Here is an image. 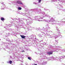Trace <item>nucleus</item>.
<instances>
[{
	"mask_svg": "<svg viewBox=\"0 0 65 65\" xmlns=\"http://www.w3.org/2000/svg\"><path fill=\"white\" fill-rule=\"evenodd\" d=\"M28 18V19L26 20L27 24L28 25H29V24H32L33 23V22L32 21H31L32 20V19L31 17H29Z\"/></svg>",
	"mask_w": 65,
	"mask_h": 65,
	"instance_id": "5",
	"label": "nucleus"
},
{
	"mask_svg": "<svg viewBox=\"0 0 65 65\" xmlns=\"http://www.w3.org/2000/svg\"><path fill=\"white\" fill-rule=\"evenodd\" d=\"M6 40L8 42H10V40H7L6 39Z\"/></svg>",
	"mask_w": 65,
	"mask_h": 65,
	"instance_id": "31",
	"label": "nucleus"
},
{
	"mask_svg": "<svg viewBox=\"0 0 65 65\" xmlns=\"http://www.w3.org/2000/svg\"><path fill=\"white\" fill-rule=\"evenodd\" d=\"M10 58H11V56H10Z\"/></svg>",
	"mask_w": 65,
	"mask_h": 65,
	"instance_id": "57",
	"label": "nucleus"
},
{
	"mask_svg": "<svg viewBox=\"0 0 65 65\" xmlns=\"http://www.w3.org/2000/svg\"><path fill=\"white\" fill-rule=\"evenodd\" d=\"M56 28L57 30V31H58L59 32V29H58V27H56Z\"/></svg>",
	"mask_w": 65,
	"mask_h": 65,
	"instance_id": "28",
	"label": "nucleus"
},
{
	"mask_svg": "<svg viewBox=\"0 0 65 65\" xmlns=\"http://www.w3.org/2000/svg\"><path fill=\"white\" fill-rule=\"evenodd\" d=\"M48 32H53V31H48Z\"/></svg>",
	"mask_w": 65,
	"mask_h": 65,
	"instance_id": "44",
	"label": "nucleus"
},
{
	"mask_svg": "<svg viewBox=\"0 0 65 65\" xmlns=\"http://www.w3.org/2000/svg\"><path fill=\"white\" fill-rule=\"evenodd\" d=\"M50 48H52V47H53L52 46V45H50Z\"/></svg>",
	"mask_w": 65,
	"mask_h": 65,
	"instance_id": "38",
	"label": "nucleus"
},
{
	"mask_svg": "<svg viewBox=\"0 0 65 65\" xmlns=\"http://www.w3.org/2000/svg\"><path fill=\"white\" fill-rule=\"evenodd\" d=\"M59 33H60V32H59Z\"/></svg>",
	"mask_w": 65,
	"mask_h": 65,
	"instance_id": "63",
	"label": "nucleus"
},
{
	"mask_svg": "<svg viewBox=\"0 0 65 65\" xmlns=\"http://www.w3.org/2000/svg\"><path fill=\"white\" fill-rule=\"evenodd\" d=\"M58 14H59V13H58Z\"/></svg>",
	"mask_w": 65,
	"mask_h": 65,
	"instance_id": "60",
	"label": "nucleus"
},
{
	"mask_svg": "<svg viewBox=\"0 0 65 65\" xmlns=\"http://www.w3.org/2000/svg\"><path fill=\"white\" fill-rule=\"evenodd\" d=\"M34 65H37V64H34Z\"/></svg>",
	"mask_w": 65,
	"mask_h": 65,
	"instance_id": "50",
	"label": "nucleus"
},
{
	"mask_svg": "<svg viewBox=\"0 0 65 65\" xmlns=\"http://www.w3.org/2000/svg\"><path fill=\"white\" fill-rule=\"evenodd\" d=\"M52 51L48 52L47 53V54L48 55H52L53 54V52H56L58 53L59 51V50H58L56 49L55 48H54L51 50Z\"/></svg>",
	"mask_w": 65,
	"mask_h": 65,
	"instance_id": "3",
	"label": "nucleus"
},
{
	"mask_svg": "<svg viewBox=\"0 0 65 65\" xmlns=\"http://www.w3.org/2000/svg\"><path fill=\"white\" fill-rule=\"evenodd\" d=\"M49 59H49V60H52V59H54V57H51L49 58Z\"/></svg>",
	"mask_w": 65,
	"mask_h": 65,
	"instance_id": "24",
	"label": "nucleus"
},
{
	"mask_svg": "<svg viewBox=\"0 0 65 65\" xmlns=\"http://www.w3.org/2000/svg\"><path fill=\"white\" fill-rule=\"evenodd\" d=\"M7 63H10L9 61H8L7 62Z\"/></svg>",
	"mask_w": 65,
	"mask_h": 65,
	"instance_id": "42",
	"label": "nucleus"
},
{
	"mask_svg": "<svg viewBox=\"0 0 65 65\" xmlns=\"http://www.w3.org/2000/svg\"><path fill=\"white\" fill-rule=\"evenodd\" d=\"M62 52H65V50H62L61 51V52H59V54H62Z\"/></svg>",
	"mask_w": 65,
	"mask_h": 65,
	"instance_id": "22",
	"label": "nucleus"
},
{
	"mask_svg": "<svg viewBox=\"0 0 65 65\" xmlns=\"http://www.w3.org/2000/svg\"><path fill=\"white\" fill-rule=\"evenodd\" d=\"M43 40H38L37 41V43L36 44V46H41V48H42L43 47V44L42 43H42L43 42Z\"/></svg>",
	"mask_w": 65,
	"mask_h": 65,
	"instance_id": "2",
	"label": "nucleus"
},
{
	"mask_svg": "<svg viewBox=\"0 0 65 65\" xmlns=\"http://www.w3.org/2000/svg\"><path fill=\"white\" fill-rule=\"evenodd\" d=\"M63 11H64V12H65V9H63Z\"/></svg>",
	"mask_w": 65,
	"mask_h": 65,
	"instance_id": "45",
	"label": "nucleus"
},
{
	"mask_svg": "<svg viewBox=\"0 0 65 65\" xmlns=\"http://www.w3.org/2000/svg\"><path fill=\"white\" fill-rule=\"evenodd\" d=\"M41 17V16H36L35 17V19L36 20V19H43V17H44V16H42L43 17Z\"/></svg>",
	"mask_w": 65,
	"mask_h": 65,
	"instance_id": "12",
	"label": "nucleus"
},
{
	"mask_svg": "<svg viewBox=\"0 0 65 65\" xmlns=\"http://www.w3.org/2000/svg\"><path fill=\"white\" fill-rule=\"evenodd\" d=\"M58 47H59V48H61V47L60 46H56V48H58Z\"/></svg>",
	"mask_w": 65,
	"mask_h": 65,
	"instance_id": "35",
	"label": "nucleus"
},
{
	"mask_svg": "<svg viewBox=\"0 0 65 65\" xmlns=\"http://www.w3.org/2000/svg\"><path fill=\"white\" fill-rule=\"evenodd\" d=\"M24 34H26V33H24Z\"/></svg>",
	"mask_w": 65,
	"mask_h": 65,
	"instance_id": "52",
	"label": "nucleus"
},
{
	"mask_svg": "<svg viewBox=\"0 0 65 65\" xmlns=\"http://www.w3.org/2000/svg\"><path fill=\"white\" fill-rule=\"evenodd\" d=\"M46 64H47L46 61H44V62L42 63L43 65H45Z\"/></svg>",
	"mask_w": 65,
	"mask_h": 65,
	"instance_id": "21",
	"label": "nucleus"
},
{
	"mask_svg": "<svg viewBox=\"0 0 65 65\" xmlns=\"http://www.w3.org/2000/svg\"><path fill=\"white\" fill-rule=\"evenodd\" d=\"M62 22H63V23H65V21H63Z\"/></svg>",
	"mask_w": 65,
	"mask_h": 65,
	"instance_id": "48",
	"label": "nucleus"
},
{
	"mask_svg": "<svg viewBox=\"0 0 65 65\" xmlns=\"http://www.w3.org/2000/svg\"><path fill=\"white\" fill-rule=\"evenodd\" d=\"M42 0H39L38 3H40L41 2V1H42Z\"/></svg>",
	"mask_w": 65,
	"mask_h": 65,
	"instance_id": "32",
	"label": "nucleus"
},
{
	"mask_svg": "<svg viewBox=\"0 0 65 65\" xmlns=\"http://www.w3.org/2000/svg\"><path fill=\"white\" fill-rule=\"evenodd\" d=\"M37 47L38 48V50H38L39 51H40V47Z\"/></svg>",
	"mask_w": 65,
	"mask_h": 65,
	"instance_id": "25",
	"label": "nucleus"
},
{
	"mask_svg": "<svg viewBox=\"0 0 65 65\" xmlns=\"http://www.w3.org/2000/svg\"><path fill=\"white\" fill-rule=\"evenodd\" d=\"M45 26L46 27V28L44 30V31H45V32H43L44 34H45V35H48L50 36V34H48V35L47 34V32H48V29H51V28L50 27V25L48 24H45Z\"/></svg>",
	"mask_w": 65,
	"mask_h": 65,
	"instance_id": "1",
	"label": "nucleus"
},
{
	"mask_svg": "<svg viewBox=\"0 0 65 65\" xmlns=\"http://www.w3.org/2000/svg\"><path fill=\"white\" fill-rule=\"evenodd\" d=\"M58 36H61V35L60 34L58 35Z\"/></svg>",
	"mask_w": 65,
	"mask_h": 65,
	"instance_id": "47",
	"label": "nucleus"
},
{
	"mask_svg": "<svg viewBox=\"0 0 65 65\" xmlns=\"http://www.w3.org/2000/svg\"><path fill=\"white\" fill-rule=\"evenodd\" d=\"M38 36H39V37H42V35H41L40 34H39L38 35Z\"/></svg>",
	"mask_w": 65,
	"mask_h": 65,
	"instance_id": "29",
	"label": "nucleus"
},
{
	"mask_svg": "<svg viewBox=\"0 0 65 65\" xmlns=\"http://www.w3.org/2000/svg\"><path fill=\"white\" fill-rule=\"evenodd\" d=\"M30 38H29V40H31V39H33V40L34 39H36V40H38V39H37L36 38V36L35 35H32L30 36Z\"/></svg>",
	"mask_w": 65,
	"mask_h": 65,
	"instance_id": "7",
	"label": "nucleus"
},
{
	"mask_svg": "<svg viewBox=\"0 0 65 65\" xmlns=\"http://www.w3.org/2000/svg\"><path fill=\"white\" fill-rule=\"evenodd\" d=\"M46 45H47V44H46Z\"/></svg>",
	"mask_w": 65,
	"mask_h": 65,
	"instance_id": "62",
	"label": "nucleus"
},
{
	"mask_svg": "<svg viewBox=\"0 0 65 65\" xmlns=\"http://www.w3.org/2000/svg\"><path fill=\"white\" fill-rule=\"evenodd\" d=\"M28 59H29V60H31V58L30 57H28Z\"/></svg>",
	"mask_w": 65,
	"mask_h": 65,
	"instance_id": "34",
	"label": "nucleus"
},
{
	"mask_svg": "<svg viewBox=\"0 0 65 65\" xmlns=\"http://www.w3.org/2000/svg\"><path fill=\"white\" fill-rule=\"evenodd\" d=\"M57 6H55V7H56V8H57Z\"/></svg>",
	"mask_w": 65,
	"mask_h": 65,
	"instance_id": "53",
	"label": "nucleus"
},
{
	"mask_svg": "<svg viewBox=\"0 0 65 65\" xmlns=\"http://www.w3.org/2000/svg\"><path fill=\"white\" fill-rule=\"evenodd\" d=\"M49 22H50L51 23V24H52V25H57V24L55 23V22L53 20H51L50 21H49Z\"/></svg>",
	"mask_w": 65,
	"mask_h": 65,
	"instance_id": "14",
	"label": "nucleus"
},
{
	"mask_svg": "<svg viewBox=\"0 0 65 65\" xmlns=\"http://www.w3.org/2000/svg\"><path fill=\"white\" fill-rule=\"evenodd\" d=\"M31 26L30 27V28H31V29H34V27H31Z\"/></svg>",
	"mask_w": 65,
	"mask_h": 65,
	"instance_id": "36",
	"label": "nucleus"
},
{
	"mask_svg": "<svg viewBox=\"0 0 65 65\" xmlns=\"http://www.w3.org/2000/svg\"><path fill=\"white\" fill-rule=\"evenodd\" d=\"M5 4H4L3 5V6H1V7L2 8H1V9L2 10V9H4V7H5ZM3 7H4V8H3Z\"/></svg>",
	"mask_w": 65,
	"mask_h": 65,
	"instance_id": "18",
	"label": "nucleus"
},
{
	"mask_svg": "<svg viewBox=\"0 0 65 65\" xmlns=\"http://www.w3.org/2000/svg\"><path fill=\"white\" fill-rule=\"evenodd\" d=\"M44 10H46V9H45V8H44Z\"/></svg>",
	"mask_w": 65,
	"mask_h": 65,
	"instance_id": "56",
	"label": "nucleus"
},
{
	"mask_svg": "<svg viewBox=\"0 0 65 65\" xmlns=\"http://www.w3.org/2000/svg\"><path fill=\"white\" fill-rule=\"evenodd\" d=\"M26 12H27V18H29V17H30V15H32V13L30 11H28L27 10H26Z\"/></svg>",
	"mask_w": 65,
	"mask_h": 65,
	"instance_id": "9",
	"label": "nucleus"
},
{
	"mask_svg": "<svg viewBox=\"0 0 65 65\" xmlns=\"http://www.w3.org/2000/svg\"><path fill=\"white\" fill-rule=\"evenodd\" d=\"M1 20L2 21H4V18H1Z\"/></svg>",
	"mask_w": 65,
	"mask_h": 65,
	"instance_id": "26",
	"label": "nucleus"
},
{
	"mask_svg": "<svg viewBox=\"0 0 65 65\" xmlns=\"http://www.w3.org/2000/svg\"><path fill=\"white\" fill-rule=\"evenodd\" d=\"M12 26V25H10V24H8L6 26H5L4 27V28H5V29H6L9 30V31H11L12 30V29H9V28L7 29L6 27L7 28H9V27H11Z\"/></svg>",
	"mask_w": 65,
	"mask_h": 65,
	"instance_id": "11",
	"label": "nucleus"
},
{
	"mask_svg": "<svg viewBox=\"0 0 65 65\" xmlns=\"http://www.w3.org/2000/svg\"><path fill=\"white\" fill-rule=\"evenodd\" d=\"M12 20H13L14 21L15 20H17V21L15 22V24H21V23L22 24H24V22L23 21H21V20H20V19L19 18L18 19H12Z\"/></svg>",
	"mask_w": 65,
	"mask_h": 65,
	"instance_id": "4",
	"label": "nucleus"
},
{
	"mask_svg": "<svg viewBox=\"0 0 65 65\" xmlns=\"http://www.w3.org/2000/svg\"><path fill=\"white\" fill-rule=\"evenodd\" d=\"M23 20H25V18H23Z\"/></svg>",
	"mask_w": 65,
	"mask_h": 65,
	"instance_id": "55",
	"label": "nucleus"
},
{
	"mask_svg": "<svg viewBox=\"0 0 65 65\" xmlns=\"http://www.w3.org/2000/svg\"><path fill=\"white\" fill-rule=\"evenodd\" d=\"M18 10H22V8L21 7H18Z\"/></svg>",
	"mask_w": 65,
	"mask_h": 65,
	"instance_id": "23",
	"label": "nucleus"
},
{
	"mask_svg": "<svg viewBox=\"0 0 65 65\" xmlns=\"http://www.w3.org/2000/svg\"><path fill=\"white\" fill-rule=\"evenodd\" d=\"M12 61H11V60H10L9 61V62H10V64H11V63H12Z\"/></svg>",
	"mask_w": 65,
	"mask_h": 65,
	"instance_id": "33",
	"label": "nucleus"
},
{
	"mask_svg": "<svg viewBox=\"0 0 65 65\" xmlns=\"http://www.w3.org/2000/svg\"><path fill=\"white\" fill-rule=\"evenodd\" d=\"M44 21H45V22H47V20H44Z\"/></svg>",
	"mask_w": 65,
	"mask_h": 65,
	"instance_id": "41",
	"label": "nucleus"
},
{
	"mask_svg": "<svg viewBox=\"0 0 65 65\" xmlns=\"http://www.w3.org/2000/svg\"><path fill=\"white\" fill-rule=\"evenodd\" d=\"M37 20V21H39V22H40V21H42V20Z\"/></svg>",
	"mask_w": 65,
	"mask_h": 65,
	"instance_id": "40",
	"label": "nucleus"
},
{
	"mask_svg": "<svg viewBox=\"0 0 65 65\" xmlns=\"http://www.w3.org/2000/svg\"><path fill=\"white\" fill-rule=\"evenodd\" d=\"M35 39L32 40V42H34V43H36V44H37V40H37L35 39V40H34Z\"/></svg>",
	"mask_w": 65,
	"mask_h": 65,
	"instance_id": "15",
	"label": "nucleus"
},
{
	"mask_svg": "<svg viewBox=\"0 0 65 65\" xmlns=\"http://www.w3.org/2000/svg\"><path fill=\"white\" fill-rule=\"evenodd\" d=\"M55 41L56 43L57 44V43H58V40H55Z\"/></svg>",
	"mask_w": 65,
	"mask_h": 65,
	"instance_id": "30",
	"label": "nucleus"
},
{
	"mask_svg": "<svg viewBox=\"0 0 65 65\" xmlns=\"http://www.w3.org/2000/svg\"><path fill=\"white\" fill-rule=\"evenodd\" d=\"M15 28H17V29H19V28H21V26H22V25H15Z\"/></svg>",
	"mask_w": 65,
	"mask_h": 65,
	"instance_id": "13",
	"label": "nucleus"
},
{
	"mask_svg": "<svg viewBox=\"0 0 65 65\" xmlns=\"http://www.w3.org/2000/svg\"><path fill=\"white\" fill-rule=\"evenodd\" d=\"M39 3H36V4H35V5H38V4Z\"/></svg>",
	"mask_w": 65,
	"mask_h": 65,
	"instance_id": "37",
	"label": "nucleus"
},
{
	"mask_svg": "<svg viewBox=\"0 0 65 65\" xmlns=\"http://www.w3.org/2000/svg\"><path fill=\"white\" fill-rule=\"evenodd\" d=\"M22 52H24V51H22Z\"/></svg>",
	"mask_w": 65,
	"mask_h": 65,
	"instance_id": "51",
	"label": "nucleus"
},
{
	"mask_svg": "<svg viewBox=\"0 0 65 65\" xmlns=\"http://www.w3.org/2000/svg\"><path fill=\"white\" fill-rule=\"evenodd\" d=\"M48 18H49V19L51 20H53V18H52V17H50H50H49Z\"/></svg>",
	"mask_w": 65,
	"mask_h": 65,
	"instance_id": "27",
	"label": "nucleus"
},
{
	"mask_svg": "<svg viewBox=\"0 0 65 65\" xmlns=\"http://www.w3.org/2000/svg\"><path fill=\"white\" fill-rule=\"evenodd\" d=\"M8 44H9V43H8Z\"/></svg>",
	"mask_w": 65,
	"mask_h": 65,
	"instance_id": "61",
	"label": "nucleus"
},
{
	"mask_svg": "<svg viewBox=\"0 0 65 65\" xmlns=\"http://www.w3.org/2000/svg\"><path fill=\"white\" fill-rule=\"evenodd\" d=\"M52 37V38H54V39H56V38H57L58 37H59V36H55L56 35H54Z\"/></svg>",
	"mask_w": 65,
	"mask_h": 65,
	"instance_id": "19",
	"label": "nucleus"
},
{
	"mask_svg": "<svg viewBox=\"0 0 65 65\" xmlns=\"http://www.w3.org/2000/svg\"><path fill=\"white\" fill-rule=\"evenodd\" d=\"M46 43H45V42H44L43 43V45H44V44H46Z\"/></svg>",
	"mask_w": 65,
	"mask_h": 65,
	"instance_id": "39",
	"label": "nucleus"
},
{
	"mask_svg": "<svg viewBox=\"0 0 65 65\" xmlns=\"http://www.w3.org/2000/svg\"><path fill=\"white\" fill-rule=\"evenodd\" d=\"M62 65H65V64H64V63H62Z\"/></svg>",
	"mask_w": 65,
	"mask_h": 65,
	"instance_id": "46",
	"label": "nucleus"
},
{
	"mask_svg": "<svg viewBox=\"0 0 65 65\" xmlns=\"http://www.w3.org/2000/svg\"><path fill=\"white\" fill-rule=\"evenodd\" d=\"M14 34H12V35H14Z\"/></svg>",
	"mask_w": 65,
	"mask_h": 65,
	"instance_id": "59",
	"label": "nucleus"
},
{
	"mask_svg": "<svg viewBox=\"0 0 65 65\" xmlns=\"http://www.w3.org/2000/svg\"><path fill=\"white\" fill-rule=\"evenodd\" d=\"M17 3L18 4H22L23 5V3L21 1H17Z\"/></svg>",
	"mask_w": 65,
	"mask_h": 65,
	"instance_id": "17",
	"label": "nucleus"
},
{
	"mask_svg": "<svg viewBox=\"0 0 65 65\" xmlns=\"http://www.w3.org/2000/svg\"><path fill=\"white\" fill-rule=\"evenodd\" d=\"M37 10L36 11V13H39V12H41V9H39L37 8V9H30L29 10V11H33L34 10Z\"/></svg>",
	"mask_w": 65,
	"mask_h": 65,
	"instance_id": "6",
	"label": "nucleus"
},
{
	"mask_svg": "<svg viewBox=\"0 0 65 65\" xmlns=\"http://www.w3.org/2000/svg\"><path fill=\"white\" fill-rule=\"evenodd\" d=\"M20 61H21V62H23V61H22L21 60H20Z\"/></svg>",
	"mask_w": 65,
	"mask_h": 65,
	"instance_id": "58",
	"label": "nucleus"
},
{
	"mask_svg": "<svg viewBox=\"0 0 65 65\" xmlns=\"http://www.w3.org/2000/svg\"><path fill=\"white\" fill-rule=\"evenodd\" d=\"M21 14L23 15H24L25 17H28V13H22Z\"/></svg>",
	"mask_w": 65,
	"mask_h": 65,
	"instance_id": "16",
	"label": "nucleus"
},
{
	"mask_svg": "<svg viewBox=\"0 0 65 65\" xmlns=\"http://www.w3.org/2000/svg\"><path fill=\"white\" fill-rule=\"evenodd\" d=\"M20 36L22 38H23L24 39L26 37V36H25L24 35H20Z\"/></svg>",
	"mask_w": 65,
	"mask_h": 65,
	"instance_id": "20",
	"label": "nucleus"
},
{
	"mask_svg": "<svg viewBox=\"0 0 65 65\" xmlns=\"http://www.w3.org/2000/svg\"><path fill=\"white\" fill-rule=\"evenodd\" d=\"M0 40H1V39H0Z\"/></svg>",
	"mask_w": 65,
	"mask_h": 65,
	"instance_id": "64",
	"label": "nucleus"
},
{
	"mask_svg": "<svg viewBox=\"0 0 65 65\" xmlns=\"http://www.w3.org/2000/svg\"><path fill=\"white\" fill-rule=\"evenodd\" d=\"M36 3H35V2H33V4H35Z\"/></svg>",
	"mask_w": 65,
	"mask_h": 65,
	"instance_id": "43",
	"label": "nucleus"
},
{
	"mask_svg": "<svg viewBox=\"0 0 65 65\" xmlns=\"http://www.w3.org/2000/svg\"><path fill=\"white\" fill-rule=\"evenodd\" d=\"M1 3V4H3L4 3L2 2V3Z\"/></svg>",
	"mask_w": 65,
	"mask_h": 65,
	"instance_id": "49",
	"label": "nucleus"
},
{
	"mask_svg": "<svg viewBox=\"0 0 65 65\" xmlns=\"http://www.w3.org/2000/svg\"><path fill=\"white\" fill-rule=\"evenodd\" d=\"M50 38H53V37H50Z\"/></svg>",
	"mask_w": 65,
	"mask_h": 65,
	"instance_id": "54",
	"label": "nucleus"
},
{
	"mask_svg": "<svg viewBox=\"0 0 65 65\" xmlns=\"http://www.w3.org/2000/svg\"><path fill=\"white\" fill-rule=\"evenodd\" d=\"M39 13L40 14H41V15H45V17H50V16L45 14V13L44 12L42 11H41Z\"/></svg>",
	"mask_w": 65,
	"mask_h": 65,
	"instance_id": "10",
	"label": "nucleus"
},
{
	"mask_svg": "<svg viewBox=\"0 0 65 65\" xmlns=\"http://www.w3.org/2000/svg\"><path fill=\"white\" fill-rule=\"evenodd\" d=\"M46 57L45 54L44 53H41L40 54V59H44V58Z\"/></svg>",
	"mask_w": 65,
	"mask_h": 65,
	"instance_id": "8",
	"label": "nucleus"
}]
</instances>
